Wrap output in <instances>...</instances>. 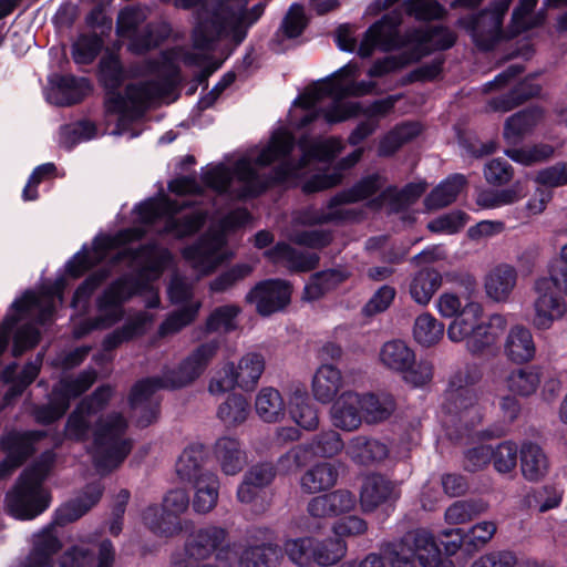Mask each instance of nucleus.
Listing matches in <instances>:
<instances>
[{
    "label": "nucleus",
    "mask_w": 567,
    "mask_h": 567,
    "mask_svg": "<svg viewBox=\"0 0 567 567\" xmlns=\"http://www.w3.org/2000/svg\"><path fill=\"white\" fill-rule=\"evenodd\" d=\"M295 146L292 133L279 127L266 145L238 159L234 172L219 164L208 168L202 179L219 195L241 199L262 193L271 184L297 179L305 175L313 159L329 162L343 150L340 138L311 141L305 135L297 143L300 156L296 158L292 156Z\"/></svg>",
    "instance_id": "f257e3e1"
},
{
    "label": "nucleus",
    "mask_w": 567,
    "mask_h": 567,
    "mask_svg": "<svg viewBox=\"0 0 567 567\" xmlns=\"http://www.w3.org/2000/svg\"><path fill=\"white\" fill-rule=\"evenodd\" d=\"M145 230L141 227L123 229L114 236H97L92 249L82 248L69 262L68 271L74 277L81 276L94 265L110 258L114 264L127 260L131 267L136 268L135 275H125L137 282L141 290L136 295L145 296V306L156 308L159 306L157 290L151 285L157 279L172 260L171 252L155 244L141 246L137 249L122 248L126 244L141 239Z\"/></svg>",
    "instance_id": "f03ea898"
},
{
    "label": "nucleus",
    "mask_w": 567,
    "mask_h": 567,
    "mask_svg": "<svg viewBox=\"0 0 567 567\" xmlns=\"http://www.w3.org/2000/svg\"><path fill=\"white\" fill-rule=\"evenodd\" d=\"M114 390L104 384L83 398L70 413L64 434L68 439L84 442L93 436L94 463L101 472L116 468L132 450V440L126 436L127 420L120 412L100 416L94 426L93 417L109 404Z\"/></svg>",
    "instance_id": "7ed1b4c3"
},
{
    "label": "nucleus",
    "mask_w": 567,
    "mask_h": 567,
    "mask_svg": "<svg viewBox=\"0 0 567 567\" xmlns=\"http://www.w3.org/2000/svg\"><path fill=\"white\" fill-rule=\"evenodd\" d=\"M100 81L109 90L104 106L107 115L117 116L116 135L124 133L125 126L143 116L147 107L157 101L172 102L177 85L175 74L126 86L125 95L114 92L124 80V71L118 58L105 54L100 61Z\"/></svg>",
    "instance_id": "20e7f679"
},
{
    "label": "nucleus",
    "mask_w": 567,
    "mask_h": 567,
    "mask_svg": "<svg viewBox=\"0 0 567 567\" xmlns=\"http://www.w3.org/2000/svg\"><path fill=\"white\" fill-rule=\"evenodd\" d=\"M359 75V65L354 62L340 68L331 76L309 86L296 101L305 114L299 122L291 120L297 128H303L320 115L327 123H339L360 113L355 102H344L348 96H362L373 91L375 83L371 81L354 82Z\"/></svg>",
    "instance_id": "39448f33"
},
{
    "label": "nucleus",
    "mask_w": 567,
    "mask_h": 567,
    "mask_svg": "<svg viewBox=\"0 0 567 567\" xmlns=\"http://www.w3.org/2000/svg\"><path fill=\"white\" fill-rule=\"evenodd\" d=\"M217 0H175L174 6L179 9L199 7L195 13V23L192 39L195 49L213 51L221 41L241 43L248 29L262 16L264 3H257L250 10H245V1Z\"/></svg>",
    "instance_id": "423d86ee"
},
{
    "label": "nucleus",
    "mask_w": 567,
    "mask_h": 567,
    "mask_svg": "<svg viewBox=\"0 0 567 567\" xmlns=\"http://www.w3.org/2000/svg\"><path fill=\"white\" fill-rule=\"evenodd\" d=\"M218 349L217 340L205 342L183 359L176 369H166L161 377L137 382L130 394V405L137 424L144 427L157 417L158 403L152 399L157 390H177L193 384L205 372Z\"/></svg>",
    "instance_id": "0eeeda50"
},
{
    "label": "nucleus",
    "mask_w": 567,
    "mask_h": 567,
    "mask_svg": "<svg viewBox=\"0 0 567 567\" xmlns=\"http://www.w3.org/2000/svg\"><path fill=\"white\" fill-rule=\"evenodd\" d=\"M400 22V16L391 13L373 23L361 40L358 54L368 58L375 48L383 51L406 48L412 54L420 53L421 59L433 50L449 49L455 42V34L443 27L412 29L401 37L398 31Z\"/></svg>",
    "instance_id": "6e6552de"
},
{
    "label": "nucleus",
    "mask_w": 567,
    "mask_h": 567,
    "mask_svg": "<svg viewBox=\"0 0 567 567\" xmlns=\"http://www.w3.org/2000/svg\"><path fill=\"white\" fill-rule=\"evenodd\" d=\"M55 297L60 298V290L50 288L39 293L27 291L20 300L13 302V312L6 317L3 327L0 329V354L8 346L10 332L22 321L28 322L19 327L14 334L13 355L19 357L38 344L40 332L35 323L43 324L50 320L54 311Z\"/></svg>",
    "instance_id": "1a4fd4ad"
},
{
    "label": "nucleus",
    "mask_w": 567,
    "mask_h": 567,
    "mask_svg": "<svg viewBox=\"0 0 567 567\" xmlns=\"http://www.w3.org/2000/svg\"><path fill=\"white\" fill-rule=\"evenodd\" d=\"M54 462L55 453L45 451L20 474L6 497L8 512L13 517L33 519L50 506L51 495L43 487V483L49 476Z\"/></svg>",
    "instance_id": "9d476101"
},
{
    "label": "nucleus",
    "mask_w": 567,
    "mask_h": 567,
    "mask_svg": "<svg viewBox=\"0 0 567 567\" xmlns=\"http://www.w3.org/2000/svg\"><path fill=\"white\" fill-rule=\"evenodd\" d=\"M99 483L89 484L74 499L61 505L52 522L33 535V547L24 561L52 564V557L62 548L58 527L75 522L95 506L102 496Z\"/></svg>",
    "instance_id": "9b49d317"
},
{
    "label": "nucleus",
    "mask_w": 567,
    "mask_h": 567,
    "mask_svg": "<svg viewBox=\"0 0 567 567\" xmlns=\"http://www.w3.org/2000/svg\"><path fill=\"white\" fill-rule=\"evenodd\" d=\"M250 215L245 208H238L227 214L217 229L210 228L195 244L183 250V257L198 276L213 272L233 254L225 249L226 231L241 227L248 223Z\"/></svg>",
    "instance_id": "f8f14e48"
},
{
    "label": "nucleus",
    "mask_w": 567,
    "mask_h": 567,
    "mask_svg": "<svg viewBox=\"0 0 567 567\" xmlns=\"http://www.w3.org/2000/svg\"><path fill=\"white\" fill-rule=\"evenodd\" d=\"M186 200H171L167 197L150 198L141 203L135 212L138 215V221L145 225H155L164 221V227L159 233L182 238L196 233L205 223L207 214L196 209L181 218L174 215L188 206Z\"/></svg>",
    "instance_id": "ddd939ff"
},
{
    "label": "nucleus",
    "mask_w": 567,
    "mask_h": 567,
    "mask_svg": "<svg viewBox=\"0 0 567 567\" xmlns=\"http://www.w3.org/2000/svg\"><path fill=\"white\" fill-rule=\"evenodd\" d=\"M476 381L471 368L456 371L450 379L444 394L442 408L446 413L455 415L466 429H474L483 419L477 394L471 385Z\"/></svg>",
    "instance_id": "4468645a"
},
{
    "label": "nucleus",
    "mask_w": 567,
    "mask_h": 567,
    "mask_svg": "<svg viewBox=\"0 0 567 567\" xmlns=\"http://www.w3.org/2000/svg\"><path fill=\"white\" fill-rule=\"evenodd\" d=\"M483 0H455L453 6L475 8ZM512 0H497L489 9L476 16H468L458 20V24L468 31L475 44L482 50H491L502 35L503 19Z\"/></svg>",
    "instance_id": "2eb2a0df"
},
{
    "label": "nucleus",
    "mask_w": 567,
    "mask_h": 567,
    "mask_svg": "<svg viewBox=\"0 0 567 567\" xmlns=\"http://www.w3.org/2000/svg\"><path fill=\"white\" fill-rule=\"evenodd\" d=\"M384 184L385 178L380 174L365 176L351 188L333 196L329 200L327 210L310 207L299 212L295 220L302 225H317L341 219L343 213L337 208L338 206L368 199L379 192Z\"/></svg>",
    "instance_id": "dca6fc26"
},
{
    "label": "nucleus",
    "mask_w": 567,
    "mask_h": 567,
    "mask_svg": "<svg viewBox=\"0 0 567 567\" xmlns=\"http://www.w3.org/2000/svg\"><path fill=\"white\" fill-rule=\"evenodd\" d=\"M390 567H414L415 559L429 566L437 556V544L433 534L424 528L408 532L399 542L389 543L383 549Z\"/></svg>",
    "instance_id": "f3484780"
},
{
    "label": "nucleus",
    "mask_w": 567,
    "mask_h": 567,
    "mask_svg": "<svg viewBox=\"0 0 567 567\" xmlns=\"http://www.w3.org/2000/svg\"><path fill=\"white\" fill-rule=\"evenodd\" d=\"M146 20V10L140 7H126L117 16L116 32L131 39L130 50L142 54L157 45L168 35L165 24H148L142 34L137 28Z\"/></svg>",
    "instance_id": "a211bd4d"
},
{
    "label": "nucleus",
    "mask_w": 567,
    "mask_h": 567,
    "mask_svg": "<svg viewBox=\"0 0 567 567\" xmlns=\"http://www.w3.org/2000/svg\"><path fill=\"white\" fill-rule=\"evenodd\" d=\"M138 288L137 282L123 276L113 281L96 300L95 326L102 330L120 322L125 313L124 302L140 292Z\"/></svg>",
    "instance_id": "6ab92c4d"
},
{
    "label": "nucleus",
    "mask_w": 567,
    "mask_h": 567,
    "mask_svg": "<svg viewBox=\"0 0 567 567\" xmlns=\"http://www.w3.org/2000/svg\"><path fill=\"white\" fill-rule=\"evenodd\" d=\"M533 290L532 323L538 330H547L555 321L564 318L567 305L558 291L550 289V282L547 280L537 279Z\"/></svg>",
    "instance_id": "aec40b11"
},
{
    "label": "nucleus",
    "mask_w": 567,
    "mask_h": 567,
    "mask_svg": "<svg viewBox=\"0 0 567 567\" xmlns=\"http://www.w3.org/2000/svg\"><path fill=\"white\" fill-rule=\"evenodd\" d=\"M186 554L195 559H206L215 554L218 560L231 550L227 529L208 525L193 532L185 543Z\"/></svg>",
    "instance_id": "412c9836"
},
{
    "label": "nucleus",
    "mask_w": 567,
    "mask_h": 567,
    "mask_svg": "<svg viewBox=\"0 0 567 567\" xmlns=\"http://www.w3.org/2000/svg\"><path fill=\"white\" fill-rule=\"evenodd\" d=\"M290 297L288 282L269 279L256 285L246 296V300L256 306L259 315L266 317L282 310L290 302Z\"/></svg>",
    "instance_id": "4be33fe9"
},
{
    "label": "nucleus",
    "mask_w": 567,
    "mask_h": 567,
    "mask_svg": "<svg viewBox=\"0 0 567 567\" xmlns=\"http://www.w3.org/2000/svg\"><path fill=\"white\" fill-rule=\"evenodd\" d=\"M355 503V496L351 492L337 489L312 497L307 505V512L313 518H330L352 511Z\"/></svg>",
    "instance_id": "5701e85b"
},
{
    "label": "nucleus",
    "mask_w": 567,
    "mask_h": 567,
    "mask_svg": "<svg viewBox=\"0 0 567 567\" xmlns=\"http://www.w3.org/2000/svg\"><path fill=\"white\" fill-rule=\"evenodd\" d=\"M425 189V183H410L402 189L389 186L373 197L368 205L373 209L388 207L390 212L398 213L414 204Z\"/></svg>",
    "instance_id": "b1692460"
},
{
    "label": "nucleus",
    "mask_w": 567,
    "mask_h": 567,
    "mask_svg": "<svg viewBox=\"0 0 567 567\" xmlns=\"http://www.w3.org/2000/svg\"><path fill=\"white\" fill-rule=\"evenodd\" d=\"M213 456L225 475L234 476L243 471L247 463L246 452L235 436H221L213 446Z\"/></svg>",
    "instance_id": "393cba45"
},
{
    "label": "nucleus",
    "mask_w": 567,
    "mask_h": 567,
    "mask_svg": "<svg viewBox=\"0 0 567 567\" xmlns=\"http://www.w3.org/2000/svg\"><path fill=\"white\" fill-rule=\"evenodd\" d=\"M333 426L351 432L362 423L360 394L352 391L343 392L332 404L330 411Z\"/></svg>",
    "instance_id": "a878e982"
},
{
    "label": "nucleus",
    "mask_w": 567,
    "mask_h": 567,
    "mask_svg": "<svg viewBox=\"0 0 567 567\" xmlns=\"http://www.w3.org/2000/svg\"><path fill=\"white\" fill-rule=\"evenodd\" d=\"M399 497L395 486L379 474L368 475L361 486L360 504L364 513L375 511L382 504Z\"/></svg>",
    "instance_id": "bb28decb"
},
{
    "label": "nucleus",
    "mask_w": 567,
    "mask_h": 567,
    "mask_svg": "<svg viewBox=\"0 0 567 567\" xmlns=\"http://www.w3.org/2000/svg\"><path fill=\"white\" fill-rule=\"evenodd\" d=\"M517 284L516 269L507 264L492 268L484 278L486 296L495 302H506Z\"/></svg>",
    "instance_id": "cd10ccee"
},
{
    "label": "nucleus",
    "mask_w": 567,
    "mask_h": 567,
    "mask_svg": "<svg viewBox=\"0 0 567 567\" xmlns=\"http://www.w3.org/2000/svg\"><path fill=\"white\" fill-rule=\"evenodd\" d=\"M154 317L146 311H135L131 313L124 323L106 334L102 347L105 351L116 349L121 344L128 342L145 333L146 327L152 323Z\"/></svg>",
    "instance_id": "c85d7f7f"
},
{
    "label": "nucleus",
    "mask_w": 567,
    "mask_h": 567,
    "mask_svg": "<svg viewBox=\"0 0 567 567\" xmlns=\"http://www.w3.org/2000/svg\"><path fill=\"white\" fill-rule=\"evenodd\" d=\"M347 456L358 465H373L388 457V446L365 435L353 436L346 446Z\"/></svg>",
    "instance_id": "c756f323"
},
{
    "label": "nucleus",
    "mask_w": 567,
    "mask_h": 567,
    "mask_svg": "<svg viewBox=\"0 0 567 567\" xmlns=\"http://www.w3.org/2000/svg\"><path fill=\"white\" fill-rule=\"evenodd\" d=\"M519 460L522 475L528 482H540L549 473V460L544 450L536 443L524 442L519 450Z\"/></svg>",
    "instance_id": "7c9ffc66"
},
{
    "label": "nucleus",
    "mask_w": 567,
    "mask_h": 567,
    "mask_svg": "<svg viewBox=\"0 0 567 567\" xmlns=\"http://www.w3.org/2000/svg\"><path fill=\"white\" fill-rule=\"evenodd\" d=\"M45 436L44 431H11L0 439V447L16 464L22 463L33 453L34 443Z\"/></svg>",
    "instance_id": "2f4dec72"
},
{
    "label": "nucleus",
    "mask_w": 567,
    "mask_h": 567,
    "mask_svg": "<svg viewBox=\"0 0 567 567\" xmlns=\"http://www.w3.org/2000/svg\"><path fill=\"white\" fill-rule=\"evenodd\" d=\"M266 255L271 261L282 264L291 271H310L319 264L318 254L301 251L285 243L277 244Z\"/></svg>",
    "instance_id": "473e14b6"
},
{
    "label": "nucleus",
    "mask_w": 567,
    "mask_h": 567,
    "mask_svg": "<svg viewBox=\"0 0 567 567\" xmlns=\"http://www.w3.org/2000/svg\"><path fill=\"white\" fill-rule=\"evenodd\" d=\"M504 353L514 363L532 361L536 346L530 330L520 324L512 327L505 339Z\"/></svg>",
    "instance_id": "72a5a7b5"
},
{
    "label": "nucleus",
    "mask_w": 567,
    "mask_h": 567,
    "mask_svg": "<svg viewBox=\"0 0 567 567\" xmlns=\"http://www.w3.org/2000/svg\"><path fill=\"white\" fill-rule=\"evenodd\" d=\"M507 324L506 316L501 313H494L486 322L477 323L474 334L468 340V351L477 354L493 347L506 330Z\"/></svg>",
    "instance_id": "f704fd0d"
},
{
    "label": "nucleus",
    "mask_w": 567,
    "mask_h": 567,
    "mask_svg": "<svg viewBox=\"0 0 567 567\" xmlns=\"http://www.w3.org/2000/svg\"><path fill=\"white\" fill-rule=\"evenodd\" d=\"M90 91L91 85L87 79L64 75L48 93V100L59 106H69L82 101Z\"/></svg>",
    "instance_id": "c9c22d12"
},
{
    "label": "nucleus",
    "mask_w": 567,
    "mask_h": 567,
    "mask_svg": "<svg viewBox=\"0 0 567 567\" xmlns=\"http://www.w3.org/2000/svg\"><path fill=\"white\" fill-rule=\"evenodd\" d=\"M343 386L341 371L332 364L320 365L313 374V398L323 404L330 403Z\"/></svg>",
    "instance_id": "e433bc0d"
},
{
    "label": "nucleus",
    "mask_w": 567,
    "mask_h": 567,
    "mask_svg": "<svg viewBox=\"0 0 567 567\" xmlns=\"http://www.w3.org/2000/svg\"><path fill=\"white\" fill-rule=\"evenodd\" d=\"M284 559L281 546L266 542L246 546L239 557V567H277Z\"/></svg>",
    "instance_id": "4c0bfd02"
},
{
    "label": "nucleus",
    "mask_w": 567,
    "mask_h": 567,
    "mask_svg": "<svg viewBox=\"0 0 567 567\" xmlns=\"http://www.w3.org/2000/svg\"><path fill=\"white\" fill-rule=\"evenodd\" d=\"M338 470L330 462H319L308 468L300 477V488L306 494L329 491L338 481Z\"/></svg>",
    "instance_id": "58836bf2"
},
{
    "label": "nucleus",
    "mask_w": 567,
    "mask_h": 567,
    "mask_svg": "<svg viewBox=\"0 0 567 567\" xmlns=\"http://www.w3.org/2000/svg\"><path fill=\"white\" fill-rule=\"evenodd\" d=\"M193 509L198 514H207L212 512L218 502L219 496V478L210 472L205 471L194 482Z\"/></svg>",
    "instance_id": "ea45409f"
},
{
    "label": "nucleus",
    "mask_w": 567,
    "mask_h": 567,
    "mask_svg": "<svg viewBox=\"0 0 567 567\" xmlns=\"http://www.w3.org/2000/svg\"><path fill=\"white\" fill-rule=\"evenodd\" d=\"M142 520L150 530L162 537H173L183 530L181 518L168 514L163 506L159 507L156 504H152L143 511Z\"/></svg>",
    "instance_id": "a19ab883"
},
{
    "label": "nucleus",
    "mask_w": 567,
    "mask_h": 567,
    "mask_svg": "<svg viewBox=\"0 0 567 567\" xmlns=\"http://www.w3.org/2000/svg\"><path fill=\"white\" fill-rule=\"evenodd\" d=\"M442 275L433 268L419 270L411 279L409 293L414 302L427 306L442 286Z\"/></svg>",
    "instance_id": "79ce46f5"
},
{
    "label": "nucleus",
    "mask_w": 567,
    "mask_h": 567,
    "mask_svg": "<svg viewBox=\"0 0 567 567\" xmlns=\"http://www.w3.org/2000/svg\"><path fill=\"white\" fill-rule=\"evenodd\" d=\"M363 148H357L348 156L343 157L331 173L319 174L307 181L302 189L305 193H315L331 188L341 183L342 172L354 166L362 157Z\"/></svg>",
    "instance_id": "37998d69"
},
{
    "label": "nucleus",
    "mask_w": 567,
    "mask_h": 567,
    "mask_svg": "<svg viewBox=\"0 0 567 567\" xmlns=\"http://www.w3.org/2000/svg\"><path fill=\"white\" fill-rule=\"evenodd\" d=\"M379 359L385 369L400 373L413 363L415 352L405 341L391 340L381 347Z\"/></svg>",
    "instance_id": "c03bdc74"
},
{
    "label": "nucleus",
    "mask_w": 567,
    "mask_h": 567,
    "mask_svg": "<svg viewBox=\"0 0 567 567\" xmlns=\"http://www.w3.org/2000/svg\"><path fill=\"white\" fill-rule=\"evenodd\" d=\"M466 179L461 174L449 176L440 183L424 199L427 210H437L452 204L462 192Z\"/></svg>",
    "instance_id": "a18cd8bd"
},
{
    "label": "nucleus",
    "mask_w": 567,
    "mask_h": 567,
    "mask_svg": "<svg viewBox=\"0 0 567 567\" xmlns=\"http://www.w3.org/2000/svg\"><path fill=\"white\" fill-rule=\"evenodd\" d=\"M362 420L369 424L382 422L395 410V403L389 394H360Z\"/></svg>",
    "instance_id": "49530a36"
},
{
    "label": "nucleus",
    "mask_w": 567,
    "mask_h": 567,
    "mask_svg": "<svg viewBox=\"0 0 567 567\" xmlns=\"http://www.w3.org/2000/svg\"><path fill=\"white\" fill-rule=\"evenodd\" d=\"M255 409L264 422L275 423L285 416V401L280 392L271 386L262 388L258 392Z\"/></svg>",
    "instance_id": "de8ad7c7"
},
{
    "label": "nucleus",
    "mask_w": 567,
    "mask_h": 567,
    "mask_svg": "<svg viewBox=\"0 0 567 567\" xmlns=\"http://www.w3.org/2000/svg\"><path fill=\"white\" fill-rule=\"evenodd\" d=\"M349 272L343 269H328L316 272L310 277L305 287V298L307 300H317L328 291L337 288L346 279Z\"/></svg>",
    "instance_id": "09e8293b"
},
{
    "label": "nucleus",
    "mask_w": 567,
    "mask_h": 567,
    "mask_svg": "<svg viewBox=\"0 0 567 567\" xmlns=\"http://www.w3.org/2000/svg\"><path fill=\"white\" fill-rule=\"evenodd\" d=\"M97 373L94 369H89L80 372L75 377H65L61 379L54 386L55 395L60 396L61 401H66L70 404L72 399H75L86 392L96 381Z\"/></svg>",
    "instance_id": "8fccbe9b"
},
{
    "label": "nucleus",
    "mask_w": 567,
    "mask_h": 567,
    "mask_svg": "<svg viewBox=\"0 0 567 567\" xmlns=\"http://www.w3.org/2000/svg\"><path fill=\"white\" fill-rule=\"evenodd\" d=\"M543 112L540 109H527L509 116L504 126V137L508 142H516L542 121Z\"/></svg>",
    "instance_id": "3c124183"
},
{
    "label": "nucleus",
    "mask_w": 567,
    "mask_h": 567,
    "mask_svg": "<svg viewBox=\"0 0 567 567\" xmlns=\"http://www.w3.org/2000/svg\"><path fill=\"white\" fill-rule=\"evenodd\" d=\"M445 331L444 323L430 312H423L414 320L412 334L416 343L430 348L439 343Z\"/></svg>",
    "instance_id": "603ef678"
},
{
    "label": "nucleus",
    "mask_w": 567,
    "mask_h": 567,
    "mask_svg": "<svg viewBox=\"0 0 567 567\" xmlns=\"http://www.w3.org/2000/svg\"><path fill=\"white\" fill-rule=\"evenodd\" d=\"M289 413L292 420L305 430L317 429L319 417L317 409L311 403L307 392L296 390L289 401Z\"/></svg>",
    "instance_id": "864d4df0"
},
{
    "label": "nucleus",
    "mask_w": 567,
    "mask_h": 567,
    "mask_svg": "<svg viewBox=\"0 0 567 567\" xmlns=\"http://www.w3.org/2000/svg\"><path fill=\"white\" fill-rule=\"evenodd\" d=\"M542 382L540 369L526 367L513 370L506 378L508 391L520 396L534 394Z\"/></svg>",
    "instance_id": "5fc2aeb1"
},
{
    "label": "nucleus",
    "mask_w": 567,
    "mask_h": 567,
    "mask_svg": "<svg viewBox=\"0 0 567 567\" xmlns=\"http://www.w3.org/2000/svg\"><path fill=\"white\" fill-rule=\"evenodd\" d=\"M313 565L330 567L347 554V544L340 538L318 539L313 537Z\"/></svg>",
    "instance_id": "6e6d98bb"
},
{
    "label": "nucleus",
    "mask_w": 567,
    "mask_h": 567,
    "mask_svg": "<svg viewBox=\"0 0 567 567\" xmlns=\"http://www.w3.org/2000/svg\"><path fill=\"white\" fill-rule=\"evenodd\" d=\"M421 132V126L415 122H405L396 125L381 141L379 145V155L389 156L395 153L403 144L416 137Z\"/></svg>",
    "instance_id": "4d7b16f0"
},
{
    "label": "nucleus",
    "mask_w": 567,
    "mask_h": 567,
    "mask_svg": "<svg viewBox=\"0 0 567 567\" xmlns=\"http://www.w3.org/2000/svg\"><path fill=\"white\" fill-rule=\"evenodd\" d=\"M250 414V404L241 394H230L217 410L218 419L226 426L243 424Z\"/></svg>",
    "instance_id": "13d9d810"
},
{
    "label": "nucleus",
    "mask_w": 567,
    "mask_h": 567,
    "mask_svg": "<svg viewBox=\"0 0 567 567\" xmlns=\"http://www.w3.org/2000/svg\"><path fill=\"white\" fill-rule=\"evenodd\" d=\"M313 537L303 536L288 538L281 547L290 563L298 567H311L313 565Z\"/></svg>",
    "instance_id": "bf43d9fd"
},
{
    "label": "nucleus",
    "mask_w": 567,
    "mask_h": 567,
    "mask_svg": "<svg viewBox=\"0 0 567 567\" xmlns=\"http://www.w3.org/2000/svg\"><path fill=\"white\" fill-rule=\"evenodd\" d=\"M204 451L200 445L186 447L176 461V473L183 481L195 482L203 474Z\"/></svg>",
    "instance_id": "052dcab7"
},
{
    "label": "nucleus",
    "mask_w": 567,
    "mask_h": 567,
    "mask_svg": "<svg viewBox=\"0 0 567 567\" xmlns=\"http://www.w3.org/2000/svg\"><path fill=\"white\" fill-rule=\"evenodd\" d=\"M308 447V456L333 457L346 449L341 435L333 431L317 434L311 442L303 444Z\"/></svg>",
    "instance_id": "680f3d73"
},
{
    "label": "nucleus",
    "mask_w": 567,
    "mask_h": 567,
    "mask_svg": "<svg viewBox=\"0 0 567 567\" xmlns=\"http://www.w3.org/2000/svg\"><path fill=\"white\" fill-rule=\"evenodd\" d=\"M265 369V360L258 353H247L244 355L235 373L239 380V388L244 390L252 389L258 382Z\"/></svg>",
    "instance_id": "e2e57ef3"
},
{
    "label": "nucleus",
    "mask_w": 567,
    "mask_h": 567,
    "mask_svg": "<svg viewBox=\"0 0 567 567\" xmlns=\"http://www.w3.org/2000/svg\"><path fill=\"white\" fill-rule=\"evenodd\" d=\"M200 302H190L181 309L172 312L159 326L158 334L166 337L175 334L184 327L190 324L198 315Z\"/></svg>",
    "instance_id": "0e129e2a"
},
{
    "label": "nucleus",
    "mask_w": 567,
    "mask_h": 567,
    "mask_svg": "<svg viewBox=\"0 0 567 567\" xmlns=\"http://www.w3.org/2000/svg\"><path fill=\"white\" fill-rule=\"evenodd\" d=\"M486 508L487 505L483 502L456 501L446 508L444 518L447 524L461 525L484 513Z\"/></svg>",
    "instance_id": "69168bd1"
},
{
    "label": "nucleus",
    "mask_w": 567,
    "mask_h": 567,
    "mask_svg": "<svg viewBox=\"0 0 567 567\" xmlns=\"http://www.w3.org/2000/svg\"><path fill=\"white\" fill-rule=\"evenodd\" d=\"M563 494L553 486H543L532 489L524 497L527 508H537L539 513H546L560 505Z\"/></svg>",
    "instance_id": "338daca9"
},
{
    "label": "nucleus",
    "mask_w": 567,
    "mask_h": 567,
    "mask_svg": "<svg viewBox=\"0 0 567 567\" xmlns=\"http://www.w3.org/2000/svg\"><path fill=\"white\" fill-rule=\"evenodd\" d=\"M401 49L402 52L398 55H390L375 61L369 69L368 75L371 78H381L420 60V53L412 54L410 49Z\"/></svg>",
    "instance_id": "774afa93"
}]
</instances>
